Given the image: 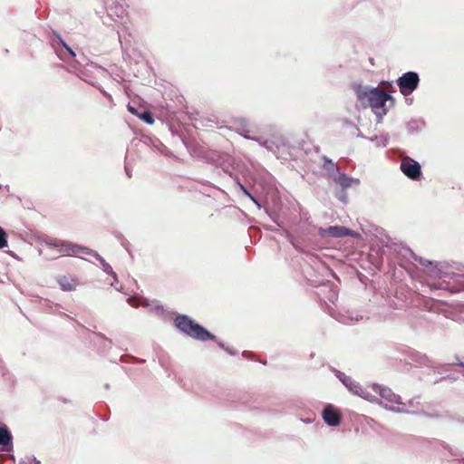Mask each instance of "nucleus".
Returning <instances> with one entry per match:
<instances>
[{
    "label": "nucleus",
    "instance_id": "1",
    "mask_svg": "<svg viewBox=\"0 0 464 464\" xmlns=\"http://www.w3.org/2000/svg\"><path fill=\"white\" fill-rule=\"evenodd\" d=\"M45 244L51 248L56 249L57 252L68 256H77L79 253L90 255L99 261L104 273L111 276L115 281L118 280V276L113 271L111 266L106 262V260L97 251L83 246L77 245L75 243L63 241L57 238H50L45 241Z\"/></svg>",
    "mask_w": 464,
    "mask_h": 464
},
{
    "label": "nucleus",
    "instance_id": "2",
    "mask_svg": "<svg viewBox=\"0 0 464 464\" xmlns=\"http://www.w3.org/2000/svg\"><path fill=\"white\" fill-rule=\"evenodd\" d=\"M174 325L180 333L197 341H217L215 334L187 314H177Z\"/></svg>",
    "mask_w": 464,
    "mask_h": 464
},
{
    "label": "nucleus",
    "instance_id": "3",
    "mask_svg": "<svg viewBox=\"0 0 464 464\" xmlns=\"http://www.w3.org/2000/svg\"><path fill=\"white\" fill-rule=\"evenodd\" d=\"M411 256L417 261L424 269V271L431 277L438 278H450L458 283L464 281L463 274L450 273L448 268L450 264L448 262L430 261L417 256L411 248H406Z\"/></svg>",
    "mask_w": 464,
    "mask_h": 464
},
{
    "label": "nucleus",
    "instance_id": "4",
    "mask_svg": "<svg viewBox=\"0 0 464 464\" xmlns=\"http://www.w3.org/2000/svg\"><path fill=\"white\" fill-rule=\"evenodd\" d=\"M371 100L368 102V107H370L372 112L377 117V121L380 123L382 121L383 116H385L389 111V107L387 106V102H390V106H394L395 99L393 96L387 92L382 91L379 87L376 91H372Z\"/></svg>",
    "mask_w": 464,
    "mask_h": 464
},
{
    "label": "nucleus",
    "instance_id": "5",
    "mask_svg": "<svg viewBox=\"0 0 464 464\" xmlns=\"http://www.w3.org/2000/svg\"><path fill=\"white\" fill-rule=\"evenodd\" d=\"M372 391L379 394L381 399L377 398L379 400L378 401H375L376 403L383 406L385 409L396 412V413H410L411 411L409 410L404 409L403 407L399 406H388L387 404L383 405L382 401L389 402V403H394L397 405H403V402L401 401V398L400 395L394 393L390 388L386 386H382L378 383H372Z\"/></svg>",
    "mask_w": 464,
    "mask_h": 464
},
{
    "label": "nucleus",
    "instance_id": "6",
    "mask_svg": "<svg viewBox=\"0 0 464 464\" xmlns=\"http://www.w3.org/2000/svg\"><path fill=\"white\" fill-rule=\"evenodd\" d=\"M331 372L335 377L347 388V390L368 401H378L379 400L375 395H372L369 391L364 389L359 382L354 381L352 377L346 375L344 372L330 366Z\"/></svg>",
    "mask_w": 464,
    "mask_h": 464
},
{
    "label": "nucleus",
    "instance_id": "7",
    "mask_svg": "<svg viewBox=\"0 0 464 464\" xmlns=\"http://www.w3.org/2000/svg\"><path fill=\"white\" fill-rule=\"evenodd\" d=\"M420 82L419 73L414 71H409L398 77L396 84L401 93L406 97L418 89Z\"/></svg>",
    "mask_w": 464,
    "mask_h": 464
},
{
    "label": "nucleus",
    "instance_id": "8",
    "mask_svg": "<svg viewBox=\"0 0 464 464\" xmlns=\"http://www.w3.org/2000/svg\"><path fill=\"white\" fill-rule=\"evenodd\" d=\"M233 158L229 154L218 150H212L208 157V163L221 169L229 177H233Z\"/></svg>",
    "mask_w": 464,
    "mask_h": 464
},
{
    "label": "nucleus",
    "instance_id": "9",
    "mask_svg": "<svg viewBox=\"0 0 464 464\" xmlns=\"http://www.w3.org/2000/svg\"><path fill=\"white\" fill-rule=\"evenodd\" d=\"M400 169L408 179L414 181L420 180L422 176L420 164L409 156L401 160Z\"/></svg>",
    "mask_w": 464,
    "mask_h": 464
},
{
    "label": "nucleus",
    "instance_id": "10",
    "mask_svg": "<svg viewBox=\"0 0 464 464\" xmlns=\"http://www.w3.org/2000/svg\"><path fill=\"white\" fill-rule=\"evenodd\" d=\"M53 34L55 35V39L51 40V44L57 56L62 60L76 57L77 54L75 51L66 44L62 36L54 31Z\"/></svg>",
    "mask_w": 464,
    "mask_h": 464
},
{
    "label": "nucleus",
    "instance_id": "11",
    "mask_svg": "<svg viewBox=\"0 0 464 464\" xmlns=\"http://www.w3.org/2000/svg\"><path fill=\"white\" fill-rule=\"evenodd\" d=\"M351 88L354 92L358 102L362 109L368 108V102L371 100L372 91H376L378 87H372L369 85L362 84V82H353L351 84Z\"/></svg>",
    "mask_w": 464,
    "mask_h": 464
},
{
    "label": "nucleus",
    "instance_id": "12",
    "mask_svg": "<svg viewBox=\"0 0 464 464\" xmlns=\"http://www.w3.org/2000/svg\"><path fill=\"white\" fill-rule=\"evenodd\" d=\"M261 145L274 154L289 149V140L283 135H274L271 139L261 140Z\"/></svg>",
    "mask_w": 464,
    "mask_h": 464
},
{
    "label": "nucleus",
    "instance_id": "13",
    "mask_svg": "<svg viewBox=\"0 0 464 464\" xmlns=\"http://www.w3.org/2000/svg\"><path fill=\"white\" fill-rule=\"evenodd\" d=\"M183 143L193 158L208 162V157L210 155V152H212L211 150H208L204 144L195 140H183Z\"/></svg>",
    "mask_w": 464,
    "mask_h": 464
},
{
    "label": "nucleus",
    "instance_id": "14",
    "mask_svg": "<svg viewBox=\"0 0 464 464\" xmlns=\"http://www.w3.org/2000/svg\"><path fill=\"white\" fill-rule=\"evenodd\" d=\"M322 418L326 425L338 427L342 421V413L334 405L327 403L322 411Z\"/></svg>",
    "mask_w": 464,
    "mask_h": 464
},
{
    "label": "nucleus",
    "instance_id": "15",
    "mask_svg": "<svg viewBox=\"0 0 464 464\" xmlns=\"http://www.w3.org/2000/svg\"><path fill=\"white\" fill-rule=\"evenodd\" d=\"M318 233L321 237L330 236L335 238L344 237L346 236H354V233L350 228H347L343 226H330L328 228L324 229L320 227Z\"/></svg>",
    "mask_w": 464,
    "mask_h": 464
},
{
    "label": "nucleus",
    "instance_id": "16",
    "mask_svg": "<svg viewBox=\"0 0 464 464\" xmlns=\"http://www.w3.org/2000/svg\"><path fill=\"white\" fill-rule=\"evenodd\" d=\"M14 450V436L6 425L0 426V451L10 452Z\"/></svg>",
    "mask_w": 464,
    "mask_h": 464
},
{
    "label": "nucleus",
    "instance_id": "17",
    "mask_svg": "<svg viewBox=\"0 0 464 464\" xmlns=\"http://www.w3.org/2000/svg\"><path fill=\"white\" fill-rule=\"evenodd\" d=\"M107 15L112 21L122 19L126 15V9L122 5L112 3L106 8Z\"/></svg>",
    "mask_w": 464,
    "mask_h": 464
},
{
    "label": "nucleus",
    "instance_id": "18",
    "mask_svg": "<svg viewBox=\"0 0 464 464\" xmlns=\"http://www.w3.org/2000/svg\"><path fill=\"white\" fill-rule=\"evenodd\" d=\"M426 127V121L422 118L411 119L406 122L408 134L416 135Z\"/></svg>",
    "mask_w": 464,
    "mask_h": 464
},
{
    "label": "nucleus",
    "instance_id": "19",
    "mask_svg": "<svg viewBox=\"0 0 464 464\" xmlns=\"http://www.w3.org/2000/svg\"><path fill=\"white\" fill-rule=\"evenodd\" d=\"M140 143L156 152H161V149L164 147L160 140L150 136H143L140 140Z\"/></svg>",
    "mask_w": 464,
    "mask_h": 464
},
{
    "label": "nucleus",
    "instance_id": "20",
    "mask_svg": "<svg viewBox=\"0 0 464 464\" xmlns=\"http://www.w3.org/2000/svg\"><path fill=\"white\" fill-rule=\"evenodd\" d=\"M76 62L81 66H83V67L90 66V67L97 70L98 72H100L102 74L108 72L107 70L104 67H102V66H101V65L92 62L83 53H82L79 55V58L76 60Z\"/></svg>",
    "mask_w": 464,
    "mask_h": 464
},
{
    "label": "nucleus",
    "instance_id": "21",
    "mask_svg": "<svg viewBox=\"0 0 464 464\" xmlns=\"http://www.w3.org/2000/svg\"><path fill=\"white\" fill-rule=\"evenodd\" d=\"M58 284L63 291H73L76 287V283L73 278L69 276H62L58 278Z\"/></svg>",
    "mask_w": 464,
    "mask_h": 464
},
{
    "label": "nucleus",
    "instance_id": "22",
    "mask_svg": "<svg viewBox=\"0 0 464 464\" xmlns=\"http://www.w3.org/2000/svg\"><path fill=\"white\" fill-rule=\"evenodd\" d=\"M238 122L240 124V126L242 127V129L240 130L239 131V134L246 140H254V141H257L259 144H261V138L260 137H251L249 136V130L246 129V127L247 126V120L245 119V118H239L238 119Z\"/></svg>",
    "mask_w": 464,
    "mask_h": 464
},
{
    "label": "nucleus",
    "instance_id": "23",
    "mask_svg": "<svg viewBox=\"0 0 464 464\" xmlns=\"http://www.w3.org/2000/svg\"><path fill=\"white\" fill-rule=\"evenodd\" d=\"M352 177L348 176L347 174L342 172L339 173L338 177L335 179L334 182L337 183L342 189L346 190L351 185Z\"/></svg>",
    "mask_w": 464,
    "mask_h": 464
},
{
    "label": "nucleus",
    "instance_id": "24",
    "mask_svg": "<svg viewBox=\"0 0 464 464\" xmlns=\"http://www.w3.org/2000/svg\"><path fill=\"white\" fill-rule=\"evenodd\" d=\"M323 169L326 171L327 176L329 179H333L334 181L338 177L340 172V168L336 163H333L329 166H322Z\"/></svg>",
    "mask_w": 464,
    "mask_h": 464
},
{
    "label": "nucleus",
    "instance_id": "25",
    "mask_svg": "<svg viewBox=\"0 0 464 464\" xmlns=\"http://www.w3.org/2000/svg\"><path fill=\"white\" fill-rule=\"evenodd\" d=\"M137 116L147 124L154 123L153 115L148 110H143L140 114H137Z\"/></svg>",
    "mask_w": 464,
    "mask_h": 464
},
{
    "label": "nucleus",
    "instance_id": "26",
    "mask_svg": "<svg viewBox=\"0 0 464 464\" xmlns=\"http://www.w3.org/2000/svg\"><path fill=\"white\" fill-rule=\"evenodd\" d=\"M369 140L372 142H376V145L379 147H386L388 144L389 138L388 136H374L369 138Z\"/></svg>",
    "mask_w": 464,
    "mask_h": 464
},
{
    "label": "nucleus",
    "instance_id": "27",
    "mask_svg": "<svg viewBox=\"0 0 464 464\" xmlns=\"http://www.w3.org/2000/svg\"><path fill=\"white\" fill-rule=\"evenodd\" d=\"M277 225L278 227V233L284 237H285L291 243L293 239V235L285 228L282 227L279 223H277L273 218H271Z\"/></svg>",
    "mask_w": 464,
    "mask_h": 464
},
{
    "label": "nucleus",
    "instance_id": "28",
    "mask_svg": "<svg viewBox=\"0 0 464 464\" xmlns=\"http://www.w3.org/2000/svg\"><path fill=\"white\" fill-rule=\"evenodd\" d=\"M7 233L2 227H0V249H3L7 246Z\"/></svg>",
    "mask_w": 464,
    "mask_h": 464
},
{
    "label": "nucleus",
    "instance_id": "29",
    "mask_svg": "<svg viewBox=\"0 0 464 464\" xmlns=\"http://www.w3.org/2000/svg\"><path fill=\"white\" fill-rule=\"evenodd\" d=\"M410 413H417V414H420V415H423L427 418H430V419H440L442 418V415L440 414L439 412L437 411H434V412H428V411H422L420 412H415V411H411Z\"/></svg>",
    "mask_w": 464,
    "mask_h": 464
},
{
    "label": "nucleus",
    "instance_id": "30",
    "mask_svg": "<svg viewBox=\"0 0 464 464\" xmlns=\"http://www.w3.org/2000/svg\"><path fill=\"white\" fill-rule=\"evenodd\" d=\"M89 83L97 88L101 92V93H102V95L106 97L108 100L112 101L111 95L109 92H107L100 84L93 82H89Z\"/></svg>",
    "mask_w": 464,
    "mask_h": 464
},
{
    "label": "nucleus",
    "instance_id": "31",
    "mask_svg": "<svg viewBox=\"0 0 464 464\" xmlns=\"http://www.w3.org/2000/svg\"><path fill=\"white\" fill-rule=\"evenodd\" d=\"M150 311L157 315H163L165 310L164 307L160 304H156L150 308Z\"/></svg>",
    "mask_w": 464,
    "mask_h": 464
},
{
    "label": "nucleus",
    "instance_id": "32",
    "mask_svg": "<svg viewBox=\"0 0 464 464\" xmlns=\"http://www.w3.org/2000/svg\"><path fill=\"white\" fill-rule=\"evenodd\" d=\"M95 335L102 340H104L107 343H108V347L109 348H111V345H112V340L108 338L105 334H103L102 333H95Z\"/></svg>",
    "mask_w": 464,
    "mask_h": 464
},
{
    "label": "nucleus",
    "instance_id": "33",
    "mask_svg": "<svg viewBox=\"0 0 464 464\" xmlns=\"http://www.w3.org/2000/svg\"><path fill=\"white\" fill-rule=\"evenodd\" d=\"M338 199L345 204L348 202V196L345 190L342 189L338 195Z\"/></svg>",
    "mask_w": 464,
    "mask_h": 464
},
{
    "label": "nucleus",
    "instance_id": "34",
    "mask_svg": "<svg viewBox=\"0 0 464 464\" xmlns=\"http://www.w3.org/2000/svg\"><path fill=\"white\" fill-rule=\"evenodd\" d=\"M418 362L422 365H429L430 359L425 354L420 355V360Z\"/></svg>",
    "mask_w": 464,
    "mask_h": 464
},
{
    "label": "nucleus",
    "instance_id": "35",
    "mask_svg": "<svg viewBox=\"0 0 464 464\" xmlns=\"http://www.w3.org/2000/svg\"><path fill=\"white\" fill-rule=\"evenodd\" d=\"M322 160L324 161L323 165L322 166H329V165H332L333 163H334L330 158H328L327 156L324 155L322 157Z\"/></svg>",
    "mask_w": 464,
    "mask_h": 464
},
{
    "label": "nucleus",
    "instance_id": "36",
    "mask_svg": "<svg viewBox=\"0 0 464 464\" xmlns=\"http://www.w3.org/2000/svg\"><path fill=\"white\" fill-rule=\"evenodd\" d=\"M131 357H132V355H130V354H124V355L121 356L120 361L121 362H131Z\"/></svg>",
    "mask_w": 464,
    "mask_h": 464
},
{
    "label": "nucleus",
    "instance_id": "37",
    "mask_svg": "<svg viewBox=\"0 0 464 464\" xmlns=\"http://www.w3.org/2000/svg\"><path fill=\"white\" fill-rule=\"evenodd\" d=\"M250 200L259 208H263V204L255 197H251Z\"/></svg>",
    "mask_w": 464,
    "mask_h": 464
},
{
    "label": "nucleus",
    "instance_id": "38",
    "mask_svg": "<svg viewBox=\"0 0 464 464\" xmlns=\"http://www.w3.org/2000/svg\"><path fill=\"white\" fill-rule=\"evenodd\" d=\"M128 111L131 113L137 116V114H140V112L138 111V109L131 106L130 104H128Z\"/></svg>",
    "mask_w": 464,
    "mask_h": 464
},
{
    "label": "nucleus",
    "instance_id": "39",
    "mask_svg": "<svg viewBox=\"0 0 464 464\" xmlns=\"http://www.w3.org/2000/svg\"><path fill=\"white\" fill-rule=\"evenodd\" d=\"M121 245L122 246L129 252L130 253V242L128 240H126L125 238H123L122 242H121Z\"/></svg>",
    "mask_w": 464,
    "mask_h": 464
},
{
    "label": "nucleus",
    "instance_id": "40",
    "mask_svg": "<svg viewBox=\"0 0 464 464\" xmlns=\"http://www.w3.org/2000/svg\"><path fill=\"white\" fill-rule=\"evenodd\" d=\"M235 180V183H236V186L240 188L244 184L240 181L239 178L237 176H234L232 177Z\"/></svg>",
    "mask_w": 464,
    "mask_h": 464
},
{
    "label": "nucleus",
    "instance_id": "41",
    "mask_svg": "<svg viewBox=\"0 0 464 464\" xmlns=\"http://www.w3.org/2000/svg\"><path fill=\"white\" fill-rule=\"evenodd\" d=\"M235 180V183H236V186L240 188L244 184L240 181L239 178L237 176H234L232 177Z\"/></svg>",
    "mask_w": 464,
    "mask_h": 464
},
{
    "label": "nucleus",
    "instance_id": "42",
    "mask_svg": "<svg viewBox=\"0 0 464 464\" xmlns=\"http://www.w3.org/2000/svg\"><path fill=\"white\" fill-rule=\"evenodd\" d=\"M450 419L453 420H456L457 422H459L460 424H464V418L463 417H453V416H450Z\"/></svg>",
    "mask_w": 464,
    "mask_h": 464
},
{
    "label": "nucleus",
    "instance_id": "43",
    "mask_svg": "<svg viewBox=\"0 0 464 464\" xmlns=\"http://www.w3.org/2000/svg\"><path fill=\"white\" fill-rule=\"evenodd\" d=\"M215 342L224 351H226V349L228 347L223 342L219 341L218 338H217V341H215Z\"/></svg>",
    "mask_w": 464,
    "mask_h": 464
},
{
    "label": "nucleus",
    "instance_id": "44",
    "mask_svg": "<svg viewBox=\"0 0 464 464\" xmlns=\"http://www.w3.org/2000/svg\"><path fill=\"white\" fill-rule=\"evenodd\" d=\"M450 451L452 455L456 456V457H461L462 456V452H460L459 450H453L452 449H450Z\"/></svg>",
    "mask_w": 464,
    "mask_h": 464
},
{
    "label": "nucleus",
    "instance_id": "45",
    "mask_svg": "<svg viewBox=\"0 0 464 464\" xmlns=\"http://www.w3.org/2000/svg\"><path fill=\"white\" fill-rule=\"evenodd\" d=\"M225 352H227L228 354L233 355V356L237 353V352L236 350H234L233 348H230V347H227Z\"/></svg>",
    "mask_w": 464,
    "mask_h": 464
},
{
    "label": "nucleus",
    "instance_id": "46",
    "mask_svg": "<svg viewBox=\"0 0 464 464\" xmlns=\"http://www.w3.org/2000/svg\"><path fill=\"white\" fill-rule=\"evenodd\" d=\"M265 228L268 231H271V232H274V233H278V227H273L271 226H266Z\"/></svg>",
    "mask_w": 464,
    "mask_h": 464
},
{
    "label": "nucleus",
    "instance_id": "47",
    "mask_svg": "<svg viewBox=\"0 0 464 464\" xmlns=\"http://www.w3.org/2000/svg\"><path fill=\"white\" fill-rule=\"evenodd\" d=\"M131 362H138V363H144L145 360L144 359L137 358L135 356H132L131 357Z\"/></svg>",
    "mask_w": 464,
    "mask_h": 464
},
{
    "label": "nucleus",
    "instance_id": "48",
    "mask_svg": "<svg viewBox=\"0 0 464 464\" xmlns=\"http://www.w3.org/2000/svg\"><path fill=\"white\" fill-rule=\"evenodd\" d=\"M359 185L360 184V180L358 179H355V178H353L352 177V180H351V185Z\"/></svg>",
    "mask_w": 464,
    "mask_h": 464
},
{
    "label": "nucleus",
    "instance_id": "49",
    "mask_svg": "<svg viewBox=\"0 0 464 464\" xmlns=\"http://www.w3.org/2000/svg\"><path fill=\"white\" fill-rule=\"evenodd\" d=\"M345 123L347 126L353 127L354 129L357 127L353 121L345 120Z\"/></svg>",
    "mask_w": 464,
    "mask_h": 464
},
{
    "label": "nucleus",
    "instance_id": "50",
    "mask_svg": "<svg viewBox=\"0 0 464 464\" xmlns=\"http://www.w3.org/2000/svg\"><path fill=\"white\" fill-rule=\"evenodd\" d=\"M355 130L358 131L356 136L358 138H362V139H364L365 137L361 133L360 130L356 127Z\"/></svg>",
    "mask_w": 464,
    "mask_h": 464
},
{
    "label": "nucleus",
    "instance_id": "51",
    "mask_svg": "<svg viewBox=\"0 0 464 464\" xmlns=\"http://www.w3.org/2000/svg\"><path fill=\"white\" fill-rule=\"evenodd\" d=\"M239 190H240L243 194H245L248 189L246 188V187L245 185H243V186L239 188Z\"/></svg>",
    "mask_w": 464,
    "mask_h": 464
},
{
    "label": "nucleus",
    "instance_id": "52",
    "mask_svg": "<svg viewBox=\"0 0 464 464\" xmlns=\"http://www.w3.org/2000/svg\"><path fill=\"white\" fill-rule=\"evenodd\" d=\"M244 195L246 196L249 199L254 196L249 190H247Z\"/></svg>",
    "mask_w": 464,
    "mask_h": 464
},
{
    "label": "nucleus",
    "instance_id": "53",
    "mask_svg": "<svg viewBox=\"0 0 464 464\" xmlns=\"http://www.w3.org/2000/svg\"><path fill=\"white\" fill-rule=\"evenodd\" d=\"M337 298V295L335 293L333 294L332 297L330 298V301L331 302H334V299H336Z\"/></svg>",
    "mask_w": 464,
    "mask_h": 464
},
{
    "label": "nucleus",
    "instance_id": "54",
    "mask_svg": "<svg viewBox=\"0 0 464 464\" xmlns=\"http://www.w3.org/2000/svg\"><path fill=\"white\" fill-rule=\"evenodd\" d=\"M456 361H457V362H453L452 364H457V365H459V364H458V362H463L462 361H460V359L459 358V356H456Z\"/></svg>",
    "mask_w": 464,
    "mask_h": 464
},
{
    "label": "nucleus",
    "instance_id": "55",
    "mask_svg": "<svg viewBox=\"0 0 464 464\" xmlns=\"http://www.w3.org/2000/svg\"><path fill=\"white\" fill-rule=\"evenodd\" d=\"M248 354H250L249 352H243L242 355L246 358H248Z\"/></svg>",
    "mask_w": 464,
    "mask_h": 464
},
{
    "label": "nucleus",
    "instance_id": "56",
    "mask_svg": "<svg viewBox=\"0 0 464 464\" xmlns=\"http://www.w3.org/2000/svg\"><path fill=\"white\" fill-rule=\"evenodd\" d=\"M34 464H41V461L37 459L36 458H34Z\"/></svg>",
    "mask_w": 464,
    "mask_h": 464
},
{
    "label": "nucleus",
    "instance_id": "57",
    "mask_svg": "<svg viewBox=\"0 0 464 464\" xmlns=\"http://www.w3.org/2000/svg\"><path fill=\"white\" fill-rule=\"evenodd\" d=\"M125 169H126V173H127V175H128L129 177H130L131 175H130V171H129V169H128V168H127V167L125 168Z\"/></svg>",
    "mask_w": 464,
    "mask_h": 464
},
{
    "label": "nucleus",
    "instance_id": "58",
    "mask_svg": "<svg viewBox=\"0 0 464 464\" xmlns=\"http://www.w3.org/2000/svg\"><path fill=\"white\" fill-rule=\"evenodd\" d=\"M459 366L464 368V362H458ZM463 376H464V373H463Z\"/></svg>",
    "mask_w": 464,
    "mask_h": 464
},
{
    "label": "nucleus",
    "instance_id": "59",
    "mask_svg": "<svg viewBox=\"0 0 464 464\" xmlns=\"http://www.w3.org/2000/svg\"><path fill=\"white\" fill-rule=\"evenodd\" d=\"M409 405H411V406H412V405H413V401H412V400H411V401H409Z\"/></svg>",
    "mask_w": 464,
    "mask_h": 464
},
{
    "label": "nucleus",
    "instance_id": "60",
    "mask_svg": "<svg viewBox=\"0 0 464 464\" xmlns=\"http://www.w3.org/2000/svg\"><path fill=\"white\" fill-rule=\"evenodd\" d=\"M82 74L86 75V69H84V71L82 72Z\"/></svg>",
    "mask_w": 464,
    "mask_h": 464
},
{
    "label": "nucleus",
    "instance_id": "61",
    "mask_svg": "<svg viewBox=\"0 0 464 464\" xmlns=\"http://www.w3.org/2000/svg\"><path fill=\"white\" fill-rule=\"evenodd\" d=\"M265 210H266V212L270 216L268 208H266V209H265Z\"/></svg>",
    "mask_w": 464,
    "mask_h": 464
},
{
    "label": "nucleus",
    "instance_id": "62",
    "mask_svg": "<svg viewBox=\"0 0 464 464\" xmlns=\"http://www.w3.org/2000/svg\"><path fill=\"white\" fill-rule=\"evenodd\" d=\"M303 421L305 422V423H310L309 420H304Z\"/></svg>",
    "mask_w": 464,
    "mask_h": 464
},
{
    "label": "nucleus",
    "instance_id": "63",
    "mask_svg": "<svg viewBox=\"0 0 464 464\" xmlns=\"http://www.w3.org/2000/svg\"><path fill=\"white\" fill-rule=\"evenodd\" d=\"M1 425H5V424H4V423H2V422L0 421V426H1Z\"/></svg>",
    "mask_w": 464,
    "mask_h": 464
},
{
    "label": "nucleus",
    "instance_id": "64",
    "mask_svg": "<svg viewBox=\"0 0 464 464\" xmlns=\"http://www.w3.org/2000/svg\"><path fill=\"white\" fill-rule=\"evenodd\" d=\"M2 187H3V186L0 184V188H2Z\"/></svg>",
    "mask_w": 464,
    "mask_h": 464
}]
</instances>
